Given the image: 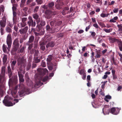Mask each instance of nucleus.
Returning a JSON list of instances; mask_svg holds the SVG:
<instances>
[{"label": "nucleus", "instance_id": "f257e3e1", "mask_svg": "<svg viewBox=\"0 0 122 122\" xmlns=\"http://www.w3.org/2000/svg\"><path fill=\"white\" fill-rule=\"evenodd\" d=\"M6 43L8 46V47L5 44H4L2 46L3 50L5 53L7 52V50L9 51L10 50L12 43V39L11 35V34H9L7 36L6 41Z\"/></svg>", "mask_w": 122, "mask_h": 122}, {"label": "nucleus", "instance_id": "f03ea898", "mask_svg": "<svg viewBox=\"0 0 122 122\" xmlns=\"http://www.w3.org/2000/svg\"><path fill=\"white\" fill-rule=\"evenodd\" d=\"M26 62V60L24 56L18 58L17 60V64L19 71H22V67H25Z\"/></svg>", "mask_w": 122, "mask_h": 122}, {"label": "nucleus", "instance_id": "7ed1b4c3", "mask_svg": "<svg viewBox=\"0 0 122 122\" xmlns=\"http://www.w3.org/2000/svg\"><path fill=\"white\" fill-rule=\"evenodd\" d=\"M53 56L52 55H50L48 56V58L46 59V61L50 64L48 65V68L49 70H52L53 69L52 72L55 71L56 69V66L57 64H55L54 65L51 62L52 60Z\"/></svg>", "mask_w": 122, "mask_h": 122}, {"label": "nucleus", "instance_id": "20e7f679", "mask_svg": "<svg viewBox=\"0 0 122 122\" xmlns=\"http://www.w3.org/2000/svg\"><path fill=\"white\" fill-rule=\"evenodd\" d=\"M105 107L104 108L102 109V112L104 115L108 114L109 112H111L112 114L114 115H117L119 113L120 110L118 108L115 109L114 107H112L111 108V110H108L107 112L105 111H104L105 109Z\"/></svg>", "mask_w": 122, "mask_h": 122}, {"label": "nucleus", "instance_id": "39448f33", "mask_svg": "<svg viewBox=\"0 0 122 122\" xmlns=\"http://www.w3.org/2000/svg\"><path fill=\"white\" fill-rule=\"evenodd\" d=\"M13 45V48L12 51L13 52H15L19 48L20 45L19 40L18 38H16L14 40Z\"/></svg>", "mask_w": 122, "mask_h": 122}, {"label": "nucleus", "instance_id": "423d86ee", "mask_svg": "<svg viewBox=\"0 0 122 122\" xmlns=\"http://www.w3.org/2000/svg\"><path fill=\"white\" fill-rule=\"evenodd\" d=\"M12 98L8 96L5 97V99L3 101V102L4 105L6 106L9 107L12 106L13 103L10 101V100H12Z\"/></svg>", "mask_w": 122, "mask_h": 122}, {"label": "nucleus", "instance_id": "0eeeda50", "mask_svg": "<svg viewBox=\"0 0 122 122\" xmlns=\"http://www.w3.org/2000/svg\"><path fill=\"white\" fill-rule=\"evenodd\" d=\"M28 21L27 24L30 27L31 26L32 27H35L36 25V22L35 20L34 21L31 16H29L28 17Z\"/></svg>", "mask_w": 122, "mask_h": 122}, {"label": "nucleus", "instance_id": "6e6552de", "mask_svg": "<svg viewBox=\"0 0 122 122\" xmlns=\"http://www.w3.org/2000/svg\"><path fill=\"white\" fill-rule=\"evenodd\" d=\"M18 82L17 76H13L11 78H10L8 84L9 86L13 84H16Z\"/></svg>", "mask_w": 122, "mask_h": 122}, {"label": "nucleus", "instance_id": "1a4fd4ad", "mask_svg": "<svg viewBox=\"0 0 122 122\" xmlns=\"http://www.w3.org/2000/svg\"><path fill=\"white\" fill-rule=\"evenodd\" d=\"M62 23V22L61 21H57L56 20H53L51 21L50 23L51 26H56L60 25Z\"/></svg>", "mask_w": 122, "mask_h": 122}, {"label": "nucleus", "instance_id": "9d476101", "mask_svg": "<svg viewBox=\"0 0 122 122\" xmlns=\"http://www.w3.org/2000/svg\"><path fill=\"white\" fill-rule=\"evenodd\" d=\"M45 14L46 15L45 17L48 19L51 17L54 14L53 12L48 9L47 10L45 11Z\"/></svg>", "mask_w": 122, "mask_h": 122}, {"label": "nucleus", "instance_id": "9b49d317", "mask_svg": "<svg viewBox=\"0 0 122 122\" xmlns=\"http://www.w3.org/2000/svg\"><path fill=\"white\" fill-rule=\"evenodd\" d=\"M37 71L38 74L41 75H44L48 72V70L46 68H39L37 69Z\"/></svg>", "mask_w": 122, "mask_h": 122}, {"label": "nucleus", "instance_id": "f8f14e48", "mask_svg": "<svg viewBox=\"0 0 122 122\" xmlns=\"http://www.w3.org/2000/svg\"><path fill=\"white\" fill-rule=\"evenodd\" d=\"M64 5V3L63 2L60 1L59 0H57L56 2V3L55 6L56 8L59 10L62 8Z\"/></svg>", "mask_w": 122, "mask_h": 122}, {"label": "nucleus", "instance_id": "ddd939ff", "mask_svg": "<svg viewBox=\"0 0 122 122\" xmlns=\"http://www.w3.org/2000/svg\"><path fill=\"white\" fill-rule=\"evenodd\" d=\"M55 4L54 2L51 1L48 4V6L47 5H44L43 8L45 9H47L48 7L50 9H53L54 8Z\"/></svg>", "mask_w": 122, "mask_h": 122}, {"label": "nucleus", "instance_id": "4468645a", "mask_svg": "<svg viewBox=\"0 0 122 122\" xmlns=\"http://www.w3.org/2000/svg\"><path fill=\"white\" fill-rule=\"evenodd\" d=\"M46 29L47 31L51 34L54 33L55 31V28H51L49 25H48L46 26Z\"/></svg>", "mask_w": 122, "mask_h": 122}, {"label": "nucleus", "instance_id": "2eb2a0df", "mask_svg": "<svg viewBox=\"0 0 122 122\" xmlns=\"http://www.w3.org/2000/svg\"><path fill=\"white\" fill-rule=\"evenodd\" d=\"M22 71H18V74L19 78V81L20 82L23 83L24 81V79L23 78L24 76L22 73L21 72Z\"/></svg>", "mask_w": 122, "mask_h": 122}, {"label": "nucleus", "instance_id": "dca6fc26", "mask_svg": "<svg viewBox=\"0 0 122 122\" xmlns=\"http://www.w3.org/2000/svg\"><path fill=\"white\" fill-rule=\"evenodd\" d=\"M29 90L30 89L29 88L26 87L24 89L20 91V92H19V95L20 97H21L22 96V95L24 92H28Z\"/></svg>", "mask_w": 122, "mask_h": 122}, {"label": "nucleus", "instance_id": "f3484780", "mask_svg": "<svg viewBox=\"0 0 122 122\" xmlns=\"http://www.w3.org/2000/svg\"><path fill=\"white\" fill-rule=\"evenodd\" d=\"M69 9V8L68 7H64L62 12V14L64 15H65L69 13L68 11Z\"/></svg>", "mask_w": 122, "mask_h": 122}, {"label": "nucleus", "instance_id": "a211bd4d", "mask_svg": "<svg viewBox=\"0 0 122 122\" xmlns=\"http://www.w3.org/2000/svg\"><path fill=\"white\" fill-rule=\"evenodd\" d=\"M28 29V27L26 26L23 28L22 29L19 30V31L21 34L25 33L27 31Z\"/></svg>", "mask_w": 122, "mask_h": 122}, {"label": "nucleus", "instance_id": "6ab92c4d", "mask_svg": "<svg viewBox=\"0 0 122 122\" xmlns=\"http://www.w3.org/2000/svg\"><path fill=\"white\" fill-rule=\"evenodd\" d=\"M7 71L8 75L9 78H10L12 75V71L11 70L10 67V66H8L7 67Z\"/></svg>", "mask_w": 122, "mask_h": 122}, {"label": "nucleus", "instance_id": "aec40b11", "mask_svg": "<svg viewBox=\"0 0 122 122\" xmlns=\"http://www.w3.org/2000/svg\"><path fill=\"white\" fill-rule=\"evenodd\" d=\"M55 44L54 42L51 41L48 43L46 45V47L47 48L49 47H54Z\"/></svg>", "mask_w": 122, "mask_h": 122}, {"label": "nucleus", "instance_id": "412c9836", "mask_svg": "<svg viewBox=\"0 0 122 122\" xmlns=\"http://www.w3.org/2000/svg\"><path fill=\"white\" fill-rule=\"evenodd\" d=\"M25 47V46H23L22 47L19 49L17 51V53H18L24 52Z\"/></svg>", "mask_w": 122, "mask_h": 122}, {"label": "nucleus", "instance_id": "4be33fe9", "mask_svg": "<svg viewBox=\"0 0 122 122\" xmlns=\"http://www.w3.org/2000/svg\"><path fill=\"white\" fill-rule=\"evenodd\" d=\"M43 84V83L41 82L39 80L38 81L36 82L34 87L36 88H38L40 86H41Z\"/></svg>", "mask_w": 122, "mask_h": 122}, {"label": "nucleus", "instance_id": "5701e85b", "mask_svg": "<svg viewBox=\"0 0 122 122\" xmlns=\"http://www.w3.org/2000/svg\"><path fill=\"white\" fill-rule=\"evenodd\" d=\"M6 24V21L1 20L0 21V27L5 28Z\"/></svg>", "mask_w": 122, "mask_h": 122}, {"label": "nucleus", "instance_id": "b1692460", "mask_svg": "<svg viewBox=\"0 0 122 122\" xmlns=\"http://www.w3.org/2000/svg\"><path fill=\"white\" fill-rule=\"evenodd\" d=\"M26 25V22H21L19 23L18 25V26L20 28H21L24 27Z\"/></svg>", "mask_w": 122, "mask_h": 122}, {"label": "nucleus", "instance_id": "393cba45", "mask_svg": "<svg viewBox=\"0 0 122 122\" xmlns=\"http://www.w3.org/2000/svg\"><path fill=\"white\" fill-rule=\"evenodd\" d=\"M110 40L112 42L114 43L116 42L117 43V44L120 41V40L116 39L115 38H113L112 37L110 38Z\"/></svg>", "mask_w": 122, "mask_h": 122}, {"label": "nucleus", "instance_id": "a878e982", "mask_svg": "<svg viewBox=\"0 0 122 122\" xmlns=\"http://www.w3.org/2000/svg\"><path fill=\"white\" fill-rule=\"evenodd\" d=\"M35 37L33 35L29 37V40L27 43H32Z\"/></svg>", "mask_w": 122, "mask_h": 122}, {"label": "nucleus", "instance_id": "bb28decb", "mask_svg": "<svg viewBox=\"0 0 122 122\" xmlns=\"http://www.w3.org/2000/svg\"><path fill=\"white\" fill-rule=\"evenodd\" d=\"M96 55L95 56L97 58H100L101 56V53L100 52V51L99 50H97L96 51Z\"/></svg>", "mask_w": 122, "mask_h": 122}, {"label": "nucleus", "instance_id": "cd10ccee", "mask_svg": "<svg viewBox=\"0 0 122 122\" xmlns=\"http://www.w3.org/2000/svg\"><path fill=\"white\" fill-rule=\"evenodd\" d=\"M42 27L40 25V24L37 25L36 27V30L38 32H40L42 30Z\"/></svg>", "mask_w": 122, "mask_h": 122}, {"label": "nucleus", "instance_id": "c85d7f7f", "mask_svg": "<svg viewBox=\"0 0 122 122\" xmlns=\"http://www.w3.org/2000/svg\"><path fill=\"white\" fill-rule=\"evenodd\" d=\"M18 6L17 4H13L12 10L13 11H16L17 10V7Z\"/></svg>", "mask_w": 122, "mask_h": 122}, {"label": "nucleus", "instance_id": "c756f323", "mask_svg": "<svg viewBox=\"0 0 122 122\" xmlns=\"http://www.w3.org/2000/svg\"><path fill=\"white\" fill-rule=\"evenodd\" d=\"M5 30L8 33H11L12 32L11 28L8 26H7L5 27Z\"/></svg>", "mask_w": 122, "mask_h": 122}, {"label": "nucleus", "instance_id": "7c9ffc66", "mask_svg": "<svg viewBox=\"0 0 122 122\" xmlns=\"http://www.w3.org/2000/svg\"><path fill=\"white\" fill-rule=\"evenodd\" d=\"M7 60V55H4V56L3 58V64H5Z\"/></svg>", "mask_w": 122, "mask_h": 122}, {"label": "nucleus", "instance_id": "2f4dec72", "mask_svg": "<svg viewBox=\"0 0 122 122\" xmlns=\"http://www.w3.org/2000/svg\"><path fill=\"white\" fill-rule=\"evenodd\" d=\"M118 45L120 51H122V42L121 41H120L118 43Z\"/></svg>", "mask_w": 122, "mask_h": 122}, {"label": "nucleus", "instance_id": "473e14b6", "mask_svg": "<svg viewBox=\"0 0 122 122\" xmlns=\"http://www.w3.org/2000/svg\"><path fill=\"white\" fill-rule=\"evenodd\" d=\"M5 66H3L1 68V74L3 75H5Z\"/></svg>", "mask_w": 122, "mask_h": 122}, {"label": "nucleus", "instance_id": "72a5a7b5", "mask_svg": "<svg viewBox=\"0 0 122 122\" xmlns=\"http://www.w3.org/2000/svg\"><path fill=\"white\" fill-rule=\"evenodd\" d=\"M27 45L29 46L28 49V50H30L32 48L33 44V43H27Z\"/></svg>", "mask_w": 122, "mask_h": 122}, {"label": "nucleus", "instance_id": "f704fd0d", "mask_svg": "<svg viewBox=\"0 0 122 122\" xmlns=\"http://www.w3.org/2000/svg\"><path fill=\"white\" fill-rule=\"evenodd\" d=\"M5 7L3 5H1L0 6V16L1 12L3 13L4 11Z\"/></svg>", "mask_w": 122, "mask_h": 122}, {"label": "nucleus", "instance_id": "c9c22d12", "mask_svg": "<svg viewBox=\"0 0 122 122\" xmlns=\"http://www.w3.org/2000/svg\"><path fill=\"white\" fill-rule=\"evenodd\" d=\"M25 77L27 83H29L30 80V79L29 76L28 74H26L25 76Z\"/></svg>", "mask_w": 122, "mask_h": 122}, {"label": "nucleus", "instance_id": "e433bc0d", "mask_svg": "<svg viewBox=\"0 0 122 122\" xmlns=\"http://www.w3.org/2000/svg\"><path fill=\"white\" fill-rule=\"evenodd\" d=\"M38 57H34V61L36 63H39L40 61L41 60L40 59H38Z\"/></svg>", "mask_w": 122, "mask_h": 122}, {"label": "nucleus", "instance_id": "4c0bfd02", "mask_svg": "<svg viewBox=\"0 0 122 122\" xmlns=\"http://www.w3.org/2000/svg\"><path fill=\"white\" fill-rule=\"evenodd\" d=\"M26 0H21L20 6L21 7H23L25 5V3Z\"/></svg>", "mask_w": 122, "mask_h": 122}, {"label": "nucleus", "instance_id": "58836bf2", "mask_svg": "<svg viewBox=\"0 0 122 122\" xmlns=\"http://www.w3.org/2000/svg\"><path fill=\"white\" fill-rule=\"evenodd\" d=\"M45 24L46 22L45 21L43 20H41V22L40 23V25L42 26H45Z\"/></svg>", "mask_w": 122, "mask_h": 122}, {"label": "nucleus", "instance_id": "ea45409f", "mask_svg": "<svg viewBox=\"0 0 122 122\" xmlns=\"http://www.w3.org/2000/svg\"><path fill=\"white\" fill-rule=\"evenodd\" d=\"M117 27L118 28V30L119 31H122V24H120L118 25H117Z\"/></svg>", "mask_w": 122, "mask_h": 122}, {"label": "nucleus", "instance_id": "a19ab883", "mask_svg": "<svg viewBox=\"0 0 122 122\" xmlns=\"http://www.w3.org/2000/svg\"><path fill=\"white\" fill-rule=\"evenodd\" d=\"M33 18L36 20L39 18V16L37 14H35L33 15Z\"/></svg>", "mask_w": 122, "mask_h": 122}, {"label": "nucleus", "instance_id": "79ce46f5", "mask_svg": "<svg viewBox=\"0 0 122 122\" xmlns=\"http://www.w3.org/2000/svg\"><path fill=\"white\" fill-rule=\"evenodd\" d=\"M7 15L5 14H4L2 18V20L6 21V19L7 18Z\"/></svg>", "mask_w": 122, "mask_h": 122}, {"label": "nucleus", "instance_id": "37998d69", "mask_svg": "<svg viewBox=\"0 0 122 122\" xmlns=\"http://www.w3.org/2000/svg\"><path fill=\"white\" fill-rule=\"evenodd\" d=\"M16 93L15 92H14L12 93V96L14 98H17V96L16 95Z\"/></svg>", "mask_w": 122, "mask_h": 122}, {"label": "nucleus", "instance_id": "c03bdc74", "mask_svg": "<svg viewBox=\"0 0 122 122\" xmlns=\"http://www.w3.org/2000/svg\"><path fill=\"white\" fill-rule=\"evenodd\" d=\"M90 33H91V36L93 38H94V37L96 35V33L95 32L92 31H90Z\"/></svg>", "mask_w": 122, "mask_h": 122}, {"label": "nucleus", "instance_id": "a18cd8bd", "mask_svg": "<svg viewBox=\"0 0 122 122\" xmlns=\"http://www.w3.org/2000/svg\"><path fill=\"white\" fill-rule=\"evenodd\" d=\"M31 66V64L30 62H29L28 63V65L26 67V69L27 70H28L30 68Z\"/></svg>", "mask_w": 122, "mask_h": 122}, {"label": "nucleus", "instance_id": "49530a36", "mask_svg": "<svg viewBox=\"0 0 122 122\" xmlns=\"http://www.w3.org/2000/svg\"><path fill=\"white\" fill-rule=\"evenodd\" d=\"M112 29L110 28L109 29H104V30L106 33H110L112 30Z\"/></svg>", "mask_w": 122, "mask_h": 122}, {"label": "nucleus", "instance_id": "de8ad7c7", "mask_svg": "<svg viewBox=\"0 0 122 122\" xmlns=\"http://www.w3.org/2000/svg\"><path fill=\"white\" fill-rule=\"evenodd\" d=\"M13 20L14 22V18L17 15V13L16 11H13Z\"/></svg>", "mask_w": 122, "mask_h": 122}, {"label": "nucleus", "instance_id": "09e8293b", "mask_svg": "<svg viewBox=\"0 0 122 122\" xmlns=\"http://www.w3.org/2000/svg\"><path fill=\"white\" fill-rule=\"evenodd\" d=\"M4 75H0V83L2 82L4 79Z\"/></svg>", "mask_w": 122, "mask_h": 122}, {"label": "nucleus", "instance_id": "8fccbe9b", "mask_svg": "<svg viewBox=\"0 0 122 122\" xmlns=\"http://www.w3.org/2000/svg\"><path fill=\"white\" fill-rule=\"evenodd\" d=\"M4 28L0 27V32L1 35H3L4 34Z\"/></svg>", "mask_w": 122, "mask_h": 122}, {"label": "nucleus", "instance_id": "3c124183", "mask_svg": "<svg viewBox=\"0 0 122 122\" xmlns=\"http://www.w3.org/2000/svg\"><path fill=\"white\" fill-rule=\"evenodd\" d=\"M79 73L81 75L82 74L84 75V73H86L85 72L84 70L83 69H82L80 70L79 72Z\"/></svg>", "mask_w": 122, "mask_h": 122}, {"label": "nucleus", "instance_id": "603ef678", "mask_svg": "<svg viewBox=\"0 0 122 122\" xmlns=\"http://www.w3.org/2000/svg\"><path fill=\"white\" fill-rule=\"evenodd\" d=\"M39 53V51L38 50H35V53L34 54V56H37L38 55Z\"/></svg>", "mask_w": 122, "mask_h": 122}, {"label": "nucleus", "instance_id": "864d4df0", "mask_svg": "<svg viewBox=\"0 0 122 122\" xmlns=\"http://www.w3.org/2000/svg\"><path fill=\"white\" fill-rule=\"evenodd\" d=\"M36 5V3L34 2H33L32 3L30 4L28 6L30 7H31L35 5Z\"/></svg>", "mask_w": 122, "mask_h": 122}, {"label": "nucleus", "instance_id": "5fc2aeb1", "mask_svg": "<svg viewBox=\"0 0 122 122\" xmlns=\"http://www.w3.org/2000/svg\"><path fill=\"white\" fill-rule=\"evenodd\" d=\"M39 9V7L38 6L36 7L34 9V12L35 13L36 12L38 11Z\"/></svg>", "mask_w": 122, "mask_h": 122}, {"label": "nucleus", "instance_id": "6e6d98bb", "mask_svg": "<svg viewBox=\"0 0 122 122\" xmlns=\"http://www.w3.org/2000/svg\"><path fill=\"white\" fill-rule=\"evenodd\" d=\"M41 19L40 18H39L38 19L36 20V24H37V25L40 24V23L41 22Z\"/></svg>", "mask_w": 122, "mask_h": 122}, {"label": "nucleus", "instance_id": "4d7b16f0", "mask_svg": "<svg viewBox=\"0 0 122 122\" xmlns=\"http://www.w3.org/2000/svg\"><path fill=\"white\" fill-rule=\"evenodd\" d=\"M33 0H27L26 2V4L25 5H28L30 4V3Z\"/></svg>", "mask_w": 122, "mask_h": 122}, {"label": "nucleus", "instance_id": "13d9d810", "mask_svg": "<svg viewBox=\"0 0 122 122\" xmlns=\"http://www.w3.org/2000/svg\"><path fill=\"white\" fill-rule=\"evenodd\" d=\"M38 4H41L43 3L42 0H36Z\"/></svg>", "mask_w": 122, "mask_h": 122}, {"label": "nucleus", "instance_id": "bf43d9fd", "mask_svg": "<svg viewBox=\"0 0 122 122\" xmlns=\"http://www.w3.org/2000/svg\"><path fill=\"white\" fill-rule=\"evenodd\" d=\"M48 78V76H45L42 79V81L43 82H45L47 80Z\"/></svg>", "mask_w": 122, "mask_h": 122}, {"label": "nucleus", "instance_id": "052dcab7", "mask_svg": "<svg viewBox=\"0 0 122 122\" xmlns=\"http://www.w3.org/2000/svg\"><path fill=\"white\" fill-rule=\"evenodd\" d=\"M16 60H14L12 61L10 65L15 66L16 63Z\"/></svg>", "mask_w": 122, "mask_h": 122}, {"label": "nucleus", "instance_id": "680f3d73", "mask_svg": "<svg viewBox=\"0 0 122 122\" xmlns=\"http://www.w3.org/2000/svg\"><path fill=\"white\" fill-rule=\"evenodd\" d=\"M113 56H114V55H113V56H112V59H111V60L112 61L113 63L114 64V65H116V62L115 61V59L114 57Z\"/></svg>", "mask_w": 122, "mask_h": 122}, {"label": "nucleus", "instance_id": "e2e57ef3", "mask_svg": "<svg viewBox=\"0 0 122 122\" xmlns=\"http://www.w3.org/2000/svg\"><path fill=\"white\" fill-rule=\"evenodd\" d=\"M41 65L42 67H45L46 66V63L43 61H42V62L41 63Z\"/></svg>", "mask_w": 122, "mask_h": 122}, {"label": "nucleus", "instance_id": "0e129e2a", "mask_svg": "<svg viewBox=\"0 0 122 122\" xmlns=\"http://www.w3.org/2000/svg\"><path fill=\"white\" fill-rule=\"evenodd\" d=\"M40 45L41 46L45 45V43L43 41H41L39 42Z\"/></svg>", "mask_w": 122, "mask_h": 122}, {"label": "nucleus", "instance_id": "69168bd1", "mask_svg": "<svg viewBox=\"0 0 122 122\" xmlns=\"http://www.w3.org/2000/svg\"><path fill=\"white\" fill-rule=\"evenodd\" d=\"M45 46H41L40 49L42 51H44L45 49Z\"/></svg>", "mask_w": 122, "mask_h": 122}, {"label": "nucleus", "instance_id": "338daca9", "mask_svg": "<svg viewBox=\"0 0 122 122\" xmlns=\"http://www.w3.org/2000/svg\"><path fill=\"white\" fill-rule=\"evenodd\" d=\"M27 20V18L26 17H23L22 19V22H25Z\"/></svg>", "mask_w": 122, "mask_h": 122}, {"label": "nucleus", "instance_id": "774afa93", "mask_svg": "<svg viewBox=\"0 0 122 122\" xmlns=\"http://www.w3.org/2000/svg\"><path fill=\"white\" fill-rule=\"evenodd\" d=\"M93 26L95 27L96 29H98L99 28V26L97 25V24L95 23L93 24Z\"/></svg>", "mask_w": 122, "mask_h": 122}]
</instances>
